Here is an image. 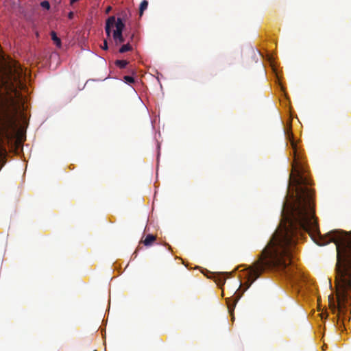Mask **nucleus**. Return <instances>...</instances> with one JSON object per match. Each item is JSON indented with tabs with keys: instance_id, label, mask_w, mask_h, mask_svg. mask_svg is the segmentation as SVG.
<instances>
[{
	"instance_id": "nucleus-16",
	"label": "nucleus",
	"mask_w": 351,
	"mask_h": 351,
	"mask_svg": "<svg viewBox=\"0 0 351 351\" xmlns=\"http://www.w3.org/2000/svg\"><path fill=\"white\" fill-rule=\"evenodd\" d=\"M112 8L110 6H108L106 10V13L108 14L111 10Z\"/></svg>"
},
{
	"instance_id": "nucleus-13",
	"label": "nucleus",
	"mask_w": 351,
	"mask_h": 351,
	"mask_svg": "<svg viewBox=\"0 0 351 351\" xmlns=\"http://www.w3.org/2000/svg\"><path fill=\"white\" fill-rule=\"evenodd\" d=\"M40 5L45 8V9H47V10H49L50 8V4L49 3V1H43L40 3Z\"/></svg>"
},
{
	"instance_id": "nucleus-19",
	"label": "nucleus",
	"mask_w": 351,
	"mask_h": 351,
	"mask_svg": "<svg viewBox=\"0 0 351 351\" xmlns=\"http://www.w3.org/2000/svg\"><path fill=\"white\" fill-rule=\"evenodd\" d=\"M241 282H239V287H238V289H237V290L236 291H237L239 289V288L241 287ZM236 293H237V292H235V293H234V295L236 294Z\"/></svg>"
},
{
	"instance_id": "nucleus-12",
	"label": "nucleus",
	"mask_w": 351,
	"mask_h": 351,
	"mask_svg": "<svg viewBox=\"0 0 351 351\" xmlns=\"http://www.w3.org/2000/svg\"><path fill=\"white\" fill-rule=\"evenodd\" d=\"M123 80L127 84H132L134 82V78L129 75L124 76Z\"/></svg>"
},
{
	"instance_id": "nucleus-11",
	"label": "nucleus",
	"mask_w": 351,
	"mask_h": 351,
	"mask_svg": "<svg viewBox=\"0 0 351 351\" xmlns=\"http://www.w3.org/2000/svg\"><path fill=\"white\" fill-rule=\"evenodd\" d=\"M132 50V47L130 44H126V45H123L120 49H119V52L123 53H125V52H127L128 51H130Z\"/></svg>"
},
{
	"instance_id": "nucleus-9",
	"label": "nucleus",
	"mask_w": 351,
	"mask_h": 351,
	"mask_svg": "<svg viewBox=\"0 0 351 351\" xmlns=\"http://www.w3.org/2000/svg\"><path fill=\"white\" fill-rule=\"evenodd\" d=\"M129 62L125 60H117L115 61V65L119 69H124L128 64Z\"/></svg>"
},
{
	"instance_id": "nucleus-3",
	"label": "nucleus",
	"mask_w": 351,
	"mask_h": 351,
	"mask_svg": "<svg viewBox=\"0 0 351 351\" xmlns=\"http://www.w3.org/2000/svg\"><path fill=\"white\" fill-rule=\"evenodd\" d=\"M26 75V71L16 62H12L8 66V89L14 93L16 97H19L18 88L22 89L25 86L24 81Z\"/></svg>"
},
{
	"instance_id": "nucleus-15",
	"label": "nucleus",
	"mask_w": 351,
	"mask_h": 351,
	"mask_svg": "<svg viewBox=\"0 0 351 351\" xmlns=\"http://www.w3.org/2000/svg\"><path fill=\"white\" fill-rule=\"evenodd\" d=\"M103 49L106 50L108 49V43L106 40H104V46L102 47Z\"/></svg>"
},
{
	"instance_id": "nucleus-10",
	"label": "nucleus",
	"mask_w": 351,
	"mask_h": 351,
	"mask_svg": "<svg viewBox=\"0 0 351 351\" xmlns=\"http://www.w3.org/2000/svg\"><path fill=\"white\" fill-rule=\"evenodd\" d=\"M147 6L148 2L147 1L144 0L141 2L139 8V12L141 16L143 15L144 10L147 9Z\"/></svg>"
},
{
	"instance_id": "nucleus-1",
	"label": "nucleus",
	"mask_w": 351,
	"mask_h": 351,
	"mask_svg": "<svg viewBox=\"0 0 351 351\" xmlns=\"http://www.w3.org/2000/svg\"><path fill=\"white\" fill-rule=\"evenodd\" d=\"M289 139L293 154L290 180L295 193V200L286 213L282 210V219L279 226L257 260L247 268L246 289L267 270L287 273L291 262L292 249L302 236V232H319L315 215L314 191L308 187L312 182L305 174L302 156L292 134L289 135Z\"/></svg>"
},
{
	"instance_id": "nucleus-8",
	"label": "nucleus",
	"mask_w": 351,
	"mask_h": 351,
	"mask_svg": "<svg viewBox=\"0 0 351 351\" xmlns=\"http://www.w3.org/2000/svg\"><path fill=\"white\" fill-rule=\"evenodd\" d=\"M51 36L52 40L54 42L56 45L59 48L61 47V45H62L61 40H60V38H59L57 36L56 33L55 32L52 31L51 32Z\"/></svg>"
},
{
	"instance_id": "nucleus-17",
	"label": "nucleus",
	"mask_w": 351,
	"mask_h": 351,
	"mask_svg": "<svg viewBox=\"0 0 351 351\" xmlns=\"http://www.w3.org/2000/svg\"><path fill=\"white\" fill-rule=\"evenodd\" d=\"M79 0H70V4L73 5L74 3L78 1Z\"/></svg>"
},
{
	"instance_id": "nucleus-2",
	"label": "nucleus",
	"mask_w": 351,
	"mask_h": 351,
	"mask_svg": "<svg viewBox=\"0 0 351 351\" xmlns=\"http://www.w3.org/2000/svg\"><path fill=\"white\" fill-rule=\"evenodd\" d=\"M333 242L337 250L336 287L337 295L342 300L351 298V232L335 230L321 237L317 242L324 245Z\"/></svg>"
},
{
	"instance_id": "nucleus-7",
	"label": "nucleus",
	"mask_w": 351,
	"mask_h": 351,
	"mask_svg": "<svg viewBox=\"0 0 351 351\" xmlns=\"http://www.w3.org/2000/svg\"><path fill=\"white\" fill-rule=\"evenodd\" d=\"M215 282L220 287L223 286L226 282V278L224 276V274H219L215 276Z\"/></svg>"
},
{
	"instance_id": "nucleus-4",
	"label": "nucleus",
	"mask_w": 351,
	"mask_h": 351,
	"mask_svg": "<svg viewBox=\"0 0 351 351\" xmlns=\"http://www.w3.org/2000/svg\"><path fill=\"white\" fill-rule=\"evenodd\" d=\"M115 27L116 29L113 32V38L117 44L122 43L125 41L123 36V30L125 27V24L121 18L116 19L115 16H110L106 22L105 31L108 37L110 36L111 29Z\"/></svg>"
},
{
	"instance_id": "nucleus-6",
	"label": "nucleus",
	"mask_w": 351,
	"mask_h": 351,
	"mask_svg": "<svg viewBox=\"0 0 351 351\" xmlns=\"http://www.w3.org/2000/svg\"><path fill=\"white\" fill-rule=\"evenodd\" d=\"M156 236L149 234L146 236V237L144 240L141 241V243H143L144 245L149 247V246L152 245L154 244V243L156 241Z\"/></svg>"
},
{
	"instance_id": "nucleus-5",
	"label": "nucleus",
	"mask_w": 351,
	"mask_h": 351,
	"mask_svg": "<svg viewBox=\"0 0 351 351\" xmlns=\"http://www.w3.org/2000/svg\"><path fill=\"white\" fill-rule=\"evenodd\" d=\"M241 295H236L233 296L232 298H228L226 299V302L228 305V308L230 311L234 310V306L238 302V300L240 299Z\"/></svg>"
},
{
	"instance_id": "nucleus-14",
	"label": "nucleus",
	"mask_w": 351,
	"mask_h": 351,
	"mask_svg": "<svg viewBox=\"0 0 351 351\" xmlns=\"http://www.w3.org/2000/svg\"><path fill=\"white\" fill-rule=\"evenodd\" d=\"M74 16V13L73 12H70L69 14H68V18L69 19H72Z\"/></svg>"
},
{
	"instance_id": "nucleus-18",
	"label": "nucleus",
	"mask_w": 351,
	"mask_h": 351,
	"mask_svg": "<svg viewBox=\"0 0 351 351\" xmlns=\"http://www.w3.org/2000/svg\"><path fill=\"white\" fill-rule=\"evenodd\" d=\"M56 4L59 5L61 3V0H54Z\"/></svg>"
}]
</instances>
